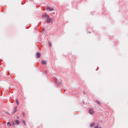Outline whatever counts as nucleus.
<instances>
[{
  "label": "nucleus",
  "mask_w": 128,
  "mask_h": 128,
  "mask_svg": "<svg viewBox=\"0 0 128 128\" xmlns=\"http://www.w3.org/2000/svg\"><path fill=\"white\" fill-rule=\"evenodd\" d=\"M22 122L25 126L26 125V120H22Z\"/></svg>",
  "instance_id": "obj_12"
},
{
  "label": "nucleus",
  "mask_w": 128,
  "mask_h": 128,
  "mask_svg": "<svg viewBox=\"0 0 128 128\" xmlns=\"http://www.w3.org/2000/svg\"><path fill=\"white\" fill-rule=\"evenodd\" d=\"M14 110H15L12 112V114H16V112H18V110L16 109V107L14 108Z\"/></svg>",
  "instance_id": "obj_8"
},
{
  "label": "nucleus",
  "mask_w": 128,
  "mask_h": 128,
  "mask_svg": "<svg viewBox=\"0 0 128 128\" xmlns=\"http://www.w3.org/2000/svg\"><path fill=\"white\" fill-rule=\"evenodd\" d=\"M94 128H98V126H96Z\"/></svg>",
  "instance_id": "obj_19"
},
{
  "label": "nucleus",
  "mask_w": 128,
  "mask_h": 128,
  "mask_svg": "<svg viewBox=\"0 0 128 128\" xmlns=\"http://www.w3.org/2000/svg\"><path fill=\"white\" fill-rule=\"evenodd\" d=\"M52 22V18H47L46 22L48 24H50V22Z\"/></svg>",
  "instance_id": "obj_3"
},
{
  "label": "nucleus",
  "mask_w": 128,
  "mask_h": 128,
  "mask_svg": "<svg viewBox=\"0 0 128 128\" xmlns=\"http://www.w3.org/2000/svg\"><path fill=\"white\" fill-rule=\"evenodd\" d=\"M46 10H50V12H52V10H54V8H51V7H47L46 8Z\"/></svg>",
  "instance_id": "obj_1"
},
{
  "label": "nucleus",
  "mask_w": 128,
  "mask_h": 128,
  "mask_svg": "<svg viewBox=\"0 0 128 128\" xmlns=\"http://www.w3.org/2000/svg\"><path fill=\"white\" fill-rule=\"evenodd\" d=\"M96 124L94 123H92L90 124V126L91 128H94V126Z\"/></svg>",
  "instance_id": "obj_10"
},
{
  "label": "nucleus",
  "mask_w": 128,
  "mask_h": 128,
  "mask_svg": "<svg viewBox=\"0 0 128 128\" xmlns=\"http://www.w3.org/2000/svg\"><path fill=\"white\" fill-rule=\"evenodd\" d=\"M42 17L44 18H50V16H48V14H44L42 16Z\"/></svg>",
  "instance_id": "obj_2"
},
{
  "label": "nucleus",
  "mask_w": 128,
  "mask_h": 128,
  "mask_svg": "<svg viewBox=\"0 0 128 128\" xmlns=\"http://www.w3.org/2000/svg\"><path fill=\"white\" fill-rule=\"evenodd\" d=\"M7 114H10L8 113H7Z\"/></svg>",
  "instance_id": "obj_22"
},
{
  "label": "nucleus",
  "mask_w": 128,
  "mask_h": 128,
  "mask_svg": "<svg viewBox=\"0 0 128 128\" xmlns=\"http://www.w3.org/2000/svg\"><path fill=\"white\" fill-rule=\"evenodd\" d=\"M16 102L17 104H20V102H18V100H16Z\"/></svg>",
  "instance_id": "obj_14"
},
{
  "label": "nucleus",
  "mask_w": 128,
  "mask_h": 128,
  "mask_svg": "<svg viewBox=\"0 0 128 128\" xmlns=\"http://www.w3.org/2000/svg\"><path fill=\"white\" fill-rule=\"evenodd\" d=\"M88 112L90 114H94V110H90Z\"/></svg>",
  "instance_id": "obj_6"
},
{
  "label": "nucleus",
  "mask_w": 128,
  "mask_h": 128,
  "mask_svg": "<svg viewBox=\"0 0 128 128\" xmlns=\"http://www.w3.org/2000/svg\"><path fill=\"white\" fill-rule=\"evenodd\" d=\"M49 46H50V48H52V43L50 42L49 44Z\"/></svg>",
  "instance_id": "obj_17"
},
{
  "label": "nucleus",
  "mask_w": 128,
  "mask_h": 128,
  "mask_svg": "<svg viewBox=\"0 0 128 128\" xmlns=\"http://www.w3.org/2000/svg\"><path fill=\"white\" fill-rule=\"evenodd\" d=\"M15 122L17 126H18L20 124V121L18 120H15Z\"/></svg>",
  "instance_id": "obj_9"
},
{
  "label": "nucleus",
  "mask_w": 128,
  "mask_h": 128,
  "mask_svg": "<svg viewBox=\"0 0 128 128\" xmlns=\"http://www.w3.org/2000/svg\"><path fill=\"white\" fill-rule=\"evenodd\" d=\"M86 94V92H84V94Z\"/></svg>",
  "instance_id": "obj_21"
},
{
  "label": "nucleus",
  "mask_w": 128,
  "mask_h": 128,
  "mask_svg": "<svg viewBox=\"0 0 128 128\" xmlns=\"http://www.w3.org/2000/svg\"><path fill=\"white\" fill-rule=\"evenodd\" d=\"M42 32H45L46 29H44V28H43L42 29Z\"/></svg>",
  "instance_id": "obj_18"
},
{
  "label": "nucleus",
  "mask_w": 128,
  "mask_h": 128,
  "mask_svg": "<svg viewBox=\"0 0 128 128\" xmlns=\"http://www.w3.org/2000/svg\"><path fill=\"white\" fill-rule=\"evenodd\" d=\"M17 119L18 120L20 118L18 116H16Z\"/></svg>",
  "instance_id": "obj_20"
},
{
  "label": "nucleus",
  "mask_w": 128,
  "mask_h": 128,
  "mask_svg": "<svg viewBox=\"0 0 128 128\" xmlns=\"http://www.w3.org/2000/svg\"><path fill=\"white\" fill-rule=\"evenodd\" d=\"M7 126H12V124H10V122H7Z\"/></svg>",
  "instance_id": "obj_11"
},
{
  "label": "nucleus",
  "mask_w": 128,
  "mask_h": 128,
  "mask_svg": "<svg viewBox=\"0 0 128 128\" xmlns=\"http://www.w3.org/2000/svg\"><path fill=\"white\" fill-rule=\"evenodd\" d=\"M96 70H98V69H96Z\"/></svg>",
  "instance_id": "obj_24"
},
{
  "label": "nucleus",
  "mask_w": 128,
  "mask_h": 128,
  "mask_svg": "<svg viewBox=\"0 0 128 128\" xmlns=\"http://www.w3.org/2000/svg\"><path fill=\"white\" fill-rule=\"evenodd\" d=\"M98 104L100 105V102L98 101H96Z\"/></svg>",
  "instance_id": "obj_16"
},
{
  "label": "nucleus",
  "mask_w": 128,
  "mask_h": 128,
  "mask_svg": "<svg viewBox=\"0 0 128 128\" xmlns=\"http://www.w3.org/2000/svg\"><path fill=\"white\" fill-rule=\"evenodd\" d=\"M36 58H40V53L38 52V53L36 54Z\"/></svg>",
  "instance_id": "obj_5"
},
{
  "label": "nucleus",
  "mask_w": 128,
  "mask_h": 128,
  "mask_svg": "<svg viewBox=\"0 0 128 128\" xmlns=\"http://www.w3.org/2000/svg\"><path fill=\"white\" fill-rule=\"evenodd\" d=\"M89 34H90V32H88Z\"/></svg>",
  "instance_id": "obj_23"
},
{
  "label": "nucleus",
  "mask_w": 128,
  "mask_h": 128,
  "mask_svg": "<svg viewBox=\"0 0 128 128\" xmlns=\"http://www.w3.org/2000/svg\"><path fill=\"white\" fill-rule=\"evenodd\" d=\"M48 73V71L47 70H45L44 72V74H46Z\"/></svg>",
  "instance_id": "obj_15"
},
{
  "label": "nucleus",
  "mask_w": 128,
  "mask_h": 128,
  "mask_svg": "<svg viewBox=\"0 0 128 128\" xmlns=\"http://www.w3.org/2000/svg\"><path fill=\"white\" fill-rule=\"evenodd\" d=\"M22 114L24 118H26V114L24 113V112H22Z\"/></svg>",
  "instance_id": "obj_13"
},
{
  "label": "nucleus",
  "mask_w": 128,
  "mask_h": 128,
  "mask_svg": "<svg viewBox=\"0 0 128 128\" xmlns=\"http://www.w3.org/2000/svg\"><path fill=\"white\" fill-rule=\"evenodd\" d=\"M54 82L58 86H60V84H62V82H58V79H56V81Z\"/></svg>",
  "instance_id": "obj_4"
},
{
  "label": "nucleus",
  "mask_w": 128,
  "mask_h": 128,
  "mask_svg": "<svg viewBox=\"0 0 128 128\" xmlns=\"http://www.w3.org/2000/svg\"><path fill=\"white\" fill-rule=\"evenodd\" d=\"M42 64H46V60H42Z\"/></svg>",
  "instance_id": "obj_7"
}]
</instances>
